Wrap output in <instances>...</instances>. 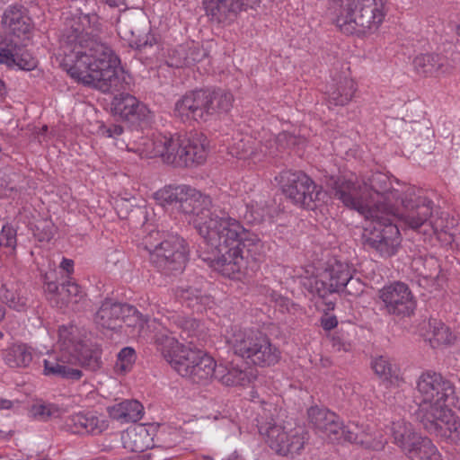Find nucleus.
<instances>
[{
    "instance_id": "obj_34",
    "label": "nucleus",
    "mask_w": 460,
    "mask_h": 460,
    "mask_svg": "<svg viewBox=\"0 0 460 460\" xmlns=\"http://www.w3.org/2000/svg\"><path fill=\"white\" fill-rule=\"evenodd\" d=\"M252 378H254V375L252 374V369L250 367L243 369L234 364H231L229 367L222 364L218 365L217 379L225 385L244 386L250 384Z\"/></svg>"
},
{
    "instance_id": "obj_63",
    "label": "nucleus",
    "mask_w": 460,
    "mask_h": 460,
    "mask_svg": "<svg viewBox=\"0 0 460 460\" xmlns=\"http://www.w3.org/2000/svg\"><path fill=\"white\" fill-rule=\"evenodd\" d=\"M226 460H243V458L236 454H232Z\"/></svg>"
},
{
    "instance_id": "obj_17",
    "label": "nucleus",
    "mask_w": 460,
    "mask_h": 460,
    "mask_svg": "<svg viewBox=\"0 0 460 460\" xmlns=\"http://www.w3.org/2000/svg\"><path fill=\"white\" fill-rule=\"evenodd\" d=\"M378 297L382 308L388 314L409 316L416 307V301L411 289L402 282L385 286L379 290Z\"/></svg>"
},
{
    "instance_id": "obj_13",
    "label": "nucleus",
    "mask_w": 460,
    "mask_h": 460,
    "mask_svg": "<svg viewBox=\"0 0 460 460\" xmlns=\"http://www.w3.org/2000/svg\"><path fill=\"white\" fill-rule=\"evenodd\" d=\"M391 433L393 442L410 460H442L431 439L417 433L404 420L394 421Z\"/></svg>"
},
{
    "instance_id": "obj_54",
    "label": "nucleus",
    "mask_w": 460,
    "mask_h": 460,
    "mask_svg": "<svg viewBox=\"0 0 460 460\" xmlns=\"http://www.w3.org/2000/svg\"><path fill=\"white\" fill-rule=\"evenodd\" d=\"M149 451H144L138 456L139 460H166L167 455L161 447H154L153 445L149 447Z\"/></svg>"
},
{
    "instance_id": "obj_4",
    "label": "nucleus",
    "mask_w": 460,
    "mask_h": 460,
    "mask_svg": "<svg viewBox=\"0 0 460 460\" xmlns=\"http://www.w3.org/2000/svg\"><path fill=\"white\" fill-rule=\"evenodd\" d=\"M155 342L164 359L182 377L203 385L217 379L218 365L204 351L179 343L166 331L155 334Z\"/></svg>"
},
{
    "instance_id": "obj_49",
    "label": "nucleus",
    "mask_w": 460,
    "mask_h": 460,
    "mask_svg": "<svg viewBox=\"0 0 460 460\" xmlns=\"http://www.w3.org/2000/svg\"><path fill=\"white\" fill-rule=\"evenodd\" d=\"M31 412L35 418L47 420L58 417L61 414V409L54 403H37L31 407Z\"/></svg>"
},
{
    "instance_id": "obj_64",
    "label": "nucleus",
    "mask_w": 460,
    "mask_h": 460,
    "mask_svg": "<svg viewBox=\"0 0 460 460\" xmlns=\"http://www.w3.org/2000/svg\"><path fill=\"white\" fill-rule=\"evenodd\" d=\"M4 316V310L0 306V321L3 320Z\"/></svg>"
},
{
    "instance_id": "obj_36",
    "label": "nucleus",
    "mask_w": 460,
    "mask_h": 460,
    "mask_svg": "<svg viewBox=\"0 0 460 460\" xmlns=\"http://www.w3.org/2000/svg\"><path fill=\"white\" fill-rule=\"evenodd\" d=\"M279 358L280 351L279 349L271 343L265 334L260 336L250 361L257 366L269 367L278 363Z\"/></svg>"
},
{
    "instance_id": "obj_48",
    "label": "nucleus",
    "mask_w": 460,
    "mask_h": 460,
    "mask_svg": "<svg viewBox=\"0 0 460 460\" xmlns=\"http://www.w3.org/2000/svg\"><path fill=\"white\" fill-rule=\"evenodd\" d=\"M247 211L245 217L253 222H261L269 215V209L262 198L258 200H252L246 206Z\"/></svg>"
},
{
    "instance_id": "obj_27",
    "label": "nucleus",
    "mask_w": 460,
    "mask_h": 460,
    "mask_svg": "<svg viewBox=\"0 0 460 460\" xmlns=\"http://www.w3.org/2000/svg\"><path fill=\"white\" fill-rule=\"evenodd\" d=\"M263 333L251 329H232L227 336V343L235 355L243 358H251L253 350L259 341V337Z\"/></svg>"
},
{
    "instance_id": "obj_15",
    "label": "nucleus",
    "mask_w": 460,
    "mask_h": 460,
    "mask_svg": "<svg viewBox=\"0 0 460 460\" xmlns=\"http://www.w3.org/2000/svg\"><path fill=\"white\" fill-rule=\"evenodd\" d=\"M285 195L295 204L314 209L326 196L322 188L302 172H282L279 177Z\"/></svg>"
},
{
    "instance_id": "obj_32",
    "label": "nucleus",
    "mask_w": 460,
    "mask_h": 460,
    "mask_svg": "<svg viewBox=\"0 0 460 460\" xmlns=\"http://www.w3.org/2000/svg\"><path fill=\"white\" fill-rule=\"evenodd\" d=\"M34 353V349L26 343H13L2 351V358L10 367H27L31 363Z\"/></svg>"
},
{
    "instance_id": "obj_53",
    "label": "nucleus",
    "mask_w": 460,
    "mask_h": 460,
    "mask_svg": "<svg viewBox=\"0 0 460 460\" xmlns=\"http://www.w3.org/2000/svg\"><path fill=\"white\" fill-rule=\"evenodd\" d=\"M55 234V228L51 222L43 220L35 226L34 234L40 241H49Z\"/></svg>"
},
{
    "instance_id": "obj_14",
    "label": "nucleus",
    "mask_w": 460,
    "mask_h": 460,
    "mask_svg": "<svg viewBox=\"0 0 460 460\" xmlns=\"http://www.w3.org/2000/svg\"><path fill=\"white\" fill-rule=\"evenodd\" d=\"M378 217L366 218L369 225L366 226L362 234L365 247L374 249L381 256L394 255L400 244V232L393 218L382 213Z\"/></svg>"
},
{
    "instance_id": "obj_59",
    "label": "nucleus",
    "mask_w": 460,
    "mask_h": 460,
    "mask_svg": "<svg viewBox=\"0 0 460 460\" xmlns=\"http://www.w3.org/2000/svg\"><path fill=\"white\" fill-rule=\"evenodd\" d=\"M13 402L6 399L0 398V410H9L13 407Z\"/></svg>"
},
{
    "instance_id": "obj_47",
    "label": "nucleus",
    "mask_w": 460,
    "mask_h": 460,
    "mask_svg": "<svg viewBox=\"0 0 460 460\" xmlns=\"http://www.w3.org/2000/svg\"><path fill=\"white\" fill-rule=\"evenodd\" d=\"M372 367L375 373L384 380L397 376L396 366L383 356L373 360Z\"/></svg>"
},
{
    "instance_id": "obj_20",
    "label": "nucleus",
    "mask_w": 460,
    "mask_h": 460,
    "mask_svg": "<svg viewBox=\"0 0 460 460\" xmlns=\"http://www.w3.org/2000/svg\"><path fill=\"white\" fill-rule=\"evenodd\" d=\"M310 423L316 431L332 443L342 442L343 422L334 412L318 407L308 410Z\"/></svg>"
},
{
    "instance_id": "obj_30",
    "label": "nucleus",
    "mask_w": 460,
    "mask_h": 460,
    "mask_svg": "<svg viewBox=\"0 0 460 460\" xmlns=\"http://www.w3.org/2000/svg\"><path fill=\"white\" fill-rule=\"evenodd\" d=\"M123 447L131 452L143 453L153 443V438L149 428L144 424L128 428L121 435Z\"/></svg>"
},
{
    "instance_id": "obj_7",
    "label": "nucleus",
    "mask_w": 460,
    "mask_h": 460,
    "mask_svg": "<svg viewBox=\"0 0 460 460\" xmlns=\"http://www.w3.org/2000/svg\"><path fill=\"white\" fill-rule=\"evenodd\" d=\"M455 387L440 374L427 371L416 381V418L421 421L431 418L434 413L445 409L454 402Z\"/></svg>"
},
{
    "instance_id": "obj_46",
    "label": "nucleus",
    "mask_w": 460,
    "mask_h": 460,
    "mask_svg": "<svg viewBox=\"0 0 460 460\" xmlns=\"http://www.w3.org/2000/svg\"><path fill=\"white\" fill-rule=\"evenodd\" d=\"M135 361V350L130 347L123 348L117 356L114 370L117 374L123 375L132 368Z\"/></svg>"
},
{
    "instance_id": "obj_43",
    "label": "nucleus",
    "mask_w": 460,
    "mask_h": 460,
    "mask_svg": "<svg viewBox=\"0 0 460 460\" xmlns=\"http://www.w3.org/2000/svg\"><path fill=\"white\" fill-rule=\"evenodd\" d=\"M0 299L16 311L23 310L26 305V299L20 295L18 286L14 283H6L1 287Z\"/></svg>"
},
{
    "instance_id": "obj_40",
    "label": "nucleus",
    "mask_w": 460,
    "mask_h": 460,
    "mask_svg": "<svg viewBox=\"0 0 460 460\" xmlns=\"http://www.w3.org/2000/svg\"><path fill=\"white\" fill-rule=\"evenodd\" d=\"M428 339L432 347L448 345L455 341L454 334L449 328L437 319L429 321Z\"/></svg>"
},
{
    "instance_id": "obj_22",
    "label": "nucleus",
    "mask_w": 460,
    "mask_h": 460,
    "mask_svg": "<svg viewBox=\"0 0 460 460\" xmlns=\"http://www.w3.org/2000/svg\"><path fill=\"white\" fill-rule=\"evenodd\" d=\"M109 426L105 416L96 412H79L66 420V429L74 434L99 435Z\"/></svg>"
},
{
    "instance_id": "obj_42",
    "label": "nucleus",
    "mask_w": 460,
    "mask_h": 460,
    "mask_svg": "<svg viewBox=\"0 0 460 460\" xmlns=\"http://www.w3.org/2000/svg\"><path fill=\"white\" fill-rule=\"evenodd\" d=\"M308 274V270L305 271ZM327 279L323 278V272L319 275L301 276V285L311 294L317 295L320 297H325L327 295L334 293L330 288Z\"/></svg>"
},
{
    "instance_id": "obj_60",
    "label": "nucleus",
    "mask_w": 460,
    "mask_h": 460,
    "mask_svg": "<svg viewBox=\"0 0 460 460\" xmlns=\"http://www.w3.org/2000/svg\"><path fill=\"white\" fill-rule=\"evenodd\" d=\"M272 299L276 301V303L279 304L281 306L286 305L288 300L284 297H282L280 295H278L276 293L271 294Z\"/></svg>"
},
{
    "instance_id": "obj_38",
    "label": "nucleus",
    "mask_w": 460,
    "mask_h": 460,
    "mask_svg": "<svg viewBox=\"0 0 460 460\" xmlns=\"http://www.w3.org/2000/svg\"><path fill=\"white\" fill-rule=\"evenodd\" d=\"M110 416L120 422H136L141 420L144 407L137 400H125L107 409Z\"/></svg>"
},
{
    "instance_id": "obj_18",
    "label": "nucleus",
    "mask_w": 460,
    "mask_h": 460,
    "mask_svg": "<svg viewBox=\"0 0 460 460\" xmlns=\"http://www.w3.org/2000/svg\"><path fill=\"white\" fill-rule=\"evenodd\" d=\"M431 435L446 442L460 444V419L451 406L434 413L431 418L420 421Z\"/></svg>"
},
{
    "instance_id": "obj_57",
    "label": "nucleus",
    "mask_w": 460,
    "mask_h": 460,
    "mask_svg": "<svg viewBox=\"0 0 460 460\" xmlns=\"http://www.w3.org/2000/svg\"><path fill=\"white\" fill-rule=\"evenodd\" d=\"M338 324V321L334 316H329L322 319V326L324 330L330 331L335 328Z\"/></svg>"
},
{
    "instance_id": "obj_41",
    "label": "nucleus",
    "mask_w": 460,
    "mask_h": 460,
    "mask_svg": "<svg viewBox=\"0 0 460 460\" xmlns=\"http://www.w3.org/2000/svg\"><path fill=\"white\" fill-rule=\"evenodd\" d=\"M178 296L188 307L197 312H202L212 303L209 296L203 295L199 289L193 288H181Z\"/></svg>"
},
{
    "instance_id": "obj_33",
    "label": "nucleus",
    "mask_w": 460,
    "mask_h": 460,
    "mask_svg": "<svg viewBox=\"0 0 460 460\" xmlns=\"http://www.w3.org/2000/svg\"><path fill=\"white\" fill-rule=\"evenodd\" d=\"M323 278L328 279L329 288L339 292L352 280V272L348 263L334 261L323 271Z\"/></svg>"
},
{
    "instance_id": "obj_2",
    "label": "nucleus",
    "mask_w": 460,
    "mask_h": 460,
    "mask_svg": "<svg viewBox=\"0 0 460 460\" xmlns=\"http://www.w3.org/2000/svg\"><path fill=\"white\" fill-rule=\"evenodd\" d=\"M92 18L73 19L61 40V64L76 82L102 93L124 90L125 76L120 60L107 45L98 41Z\"/></svg>"
},
{
    "instance_id": "obj_9",
    "label": "nucleus",
    "mask_w": 460,
    "mask_h": 460,
    "mask_svg": "<svg viewBox=\"0 0 460 460\" xmlns=\"http://www.w3.org/2000/svg\"><path fill=\"white\" fill-rule=\"evenodd\" d=\"M233 101L232 93L224 90L194 91L175 103L174 114L182 121H206L213 114L228 111Z\"/></svg>"
},
{
    "instance_id": "obj_24",
    "label": "nucleus",
    "mask_w": 460,
    "mask_h": 460,
    "mask_svg": "<svg viewBox=\"0 0 460 460\" xmlns=\"http://www.w3.org/2000/svg\"><path fill=\"white\" fill-rule=\"evenodd\" d=\"M111 111L115 116L124 120L137 121L146 119L148 109L128 93H119L111 102Z\"/></svg>"
},
{
    "instance_id": "obj_45",
    "label": "nucleus",
    "mask_w": 460,
    "mask_h": 460,
    "mask_svg": "<svg viewBox=\"0 0 460 460\" xmlns=\"http://www.w3.org/2000/svg\"><path fill=\"white\" fill-rule=\"evenodd\" d=\"M175 323L181 330V337L183 340L199 336L201 332L199 322L193 318L178 315Z\"/></svg>"
},
{
    "instance_id": "obj_56",
    "label": "nucleus",
    "mask_w": 460,
    "mask_h": 460,
    "mask_svg": "<svg viewBox=\"0 0 460 460\" xmlns=\"http://www.w3.org/2000/svg\"><path fill=\"white\" fill-rule=\"evenodd\" d=\"M331 341H332V348L336 351H341V350L346 351L349 349V344L345 343L339 335H332Z\"/></svg>"
},
{
    "instance_id": "obj_25",
    "label": "nucleus",
    "mask_w": 460,
    "mask_h": 460,
    "mask_svg": "<svg viewBox=\"0 0 460 460\" xmlns=\"http://www.w3.org/2000/svg\"><path fill=\"white\" fill-rule=\"evenodd\" d=\"M342 441L359 444L374 450L383 449L386 443V440L382 437L377 438L374 436L368 425L359 426L355 422H349L346 426H343Z\"/></svg>"
},
{
    "instance_id": "obj_3",
    "label": "nucleus",
    "mask_w": 460,
    "mask_h": 460,
    "mask_svg": "<svg viewBox=\"0 0 460 460\" xmlns=\"http://www.w3.org/2000/svg\"><path fill=\"white\" fill-rule=\"evenodd\" d=\"M332 189L344 206L358 211L364 218L378 217L377 213L394 215L402 197L393 188L389 177L382 172L373 173L367 181L339 178L333 181Z\"/></svg>"
},
{
    "instance_id": "obj_5",
    "label": "nucleus",
    "mask_w": 460,
    "mask_h": 460,
    "mask_svg": "<svg viewBox=\"0 0 460 460\" xmlns=\"http://www.w3.org/2000/svg\"><path fill=\"white\" fill-rule=\"evenodd\" d=\"M387 0H330L328 14L345 34L376 30L386 15Z\"/></svg>"
},
{
    "instance_id": "obj_28",
    "label": "nucleus",
    "mask_w": 460,
    "mask_h": 460,
    "mask_svg": "<svg viewBox=\"0 0 460 460\" xmlns=\"http://www.w3.org/2000/svg\"><path fill=\"white\" fill-rule=\"evenodd\" d=\"M203 5L211 22L224 23L233 20L244 4L243 0H204Z\"/></svg>"
},
{
    "instance_id": "obj_52",
    "label": "nucleus",
    "mask_w": 460,
    "mask_h": 460,
    "mask_svg": "<svg viewBox=\"0 0 460 460\" xmlns=\"http://www.w3.org/2000/svg\"><path fill=\"white\" fill-rule=\"evenodd\" d=\"M0 246L11 248L12 250L15 249L16 231L13 226L5 225L2 227L0 233Z\"/></svg>"
},
{
    "instance_id": "obj_37",
    "label": "nucleus",
    "mask_w": 460,
    "mask_h": 460,
    "mask_svg": "<svg viewBox=\"0 0 460 460\" xmlns=\"http://www.w3.org/2000/svg\"><path fill=\"white\" fill-rule=\"evenodd\" d=\"M415 71L421 75L445 74L448 71L447 59L437 54H422L413 59Z\"/></svg>"
},
{
    "instance_id": "obj_19",
    "label": "nucleus",
    "mask_w": 460,
    "mask_h": 460,
    "mask_svg": "<svg viewBox=\"0 0 460 460\" xmlns=\"http://www.w3.org/2000/svg\"><path fill=\"white\" fill-rule=\"evenodd\" d=\"M174 138L177 139L178 146L172 152L175 159L169 162V164L192 166L205 162L208 155L207 138L202 134L196 133L183 140L179 137Z\"/></svg>"
},
{
    "instance_id": "obj_26",
    "label": "nucleus",
    "mask_w": 460,
    "mask_h": 460,
    "mask_svg": "<svg viewBox=\"0 0 460 460\" xmlns=\"http://www.w3.org/2000/svg\"><path fill=\"white\" fill-rule=\"evenodd\" d=\"M69 331L73 332V334L69 336L72 340L74 347H76V350L70 349L72 354L76 358V364L79 363L81 366L95 371L102 367V349L96 344H88L76 340V329L74 327L68 328Z\"/></svg>"
},
{
    "instance_id": "obj_31",
    "label": "nucleus",
    "mask_w": 460,
    "mask_h": 460,
    "mask_svg": "<svg viewBox=\"0 0 460 460\" xmlns=\"http://www.w3.org/2000/svg\"><path fill=\"white\" fill-rule=\"evenodd\" d=\"M2 22L8 32L17 38L27 35L31 28V20L25 10L14 5L4 11Z\"/></svg>"
},
{
    "instance_id": "obj_29",
    "label": "nucleus",
    "mask_w": 460,
    "mask_h": 460,
    "mask_svg": "<svg viewBox=\"0 0 460 460\" xmlns=\"http://www.w3.org/2000/svg\"><path fill=\"white\" fill-rule=\"evenodd\" d=\"M199 197V191L189 185H169L155 193V199L163 207L171 206L173 208L184 203L185 199Z\"/></svg>"
},
{
    "instance_id": "obj_11",
    "label": "nucleus",
    "mask_w": 460,
    "mask_h": 460,
    "mask_svg": "<svg viewBox=\"0 0 460 460\" xmlns=\"http://www.w3.org/2000/svg\"><path fill=\"white\" fill-rule=\"evenodd\" d=\"M158 236L159 232L154 231L144 239L150 261L165 272L181 271L188 260L185 241L178 235H171L161 243H154L153 239L158 240Z\"/></svg>"
},
{
    "instance_id": "obj_21",
    "label": "nucleus",
    "mask_w": 460,
    "mask_h": 460,
    "mask_svg": "<svg viewBox=\"0 0 460 460\" xmlns=\"http://www.w3.org/2000/svg\"><path fill=\"white\" fill-rule=\"evenodd\" d=\"M44 290L47 298L57 307H64L70 304H78L84 296L81 288L74 281L67 280L61 288L55 281L45 276Z\"/></svg>"
},
{
    "instance_id": "obj_62",
    "label": "nucleus",
    "mask_w": 460,
    "mask_h": 460,
    "mask_svg": "<svg viewBox=\"0 0 460 460\" xmlns=\"http://www.w3.org/2000/svg\"><path fill=\"white\" fill-rule=\"evenodd\" d=\"M5 94V88L3 81L0 80V99Z\"/></svg>"
},
{
    "instance_id": "obj_55",
    "label": "nucleus",
    "mask_w": 460,
    "mask_h": 460,
    "mask_svg": "<svg viewBox=\"0 0 460 460\" xmlns=\"http://www.w3.org/2000/svg\"><path fill=\"white\" fill-rule=\"evenodd\" d=\"M250 147L243 142V140H240L238 143L234 144V146L231 149V154L239 158H245L246 155L250 152Z\"/></svg>"
},
{
    "instance_id": "obj_23",
    "label": "nucleus",
    "mask_w": 460,
    "mask_h": 460,
    "mask_svg": "<svg viewBox=\"0 0 460 460\" xmlns=\"http://www.w3.org/2000/svg\"><path fill=\"white\" fill-rule=\"evenodd\" d=\"M0 63L16 66L27 71L32 70L37 66L35 58L13 40L0 41Z\"/></svg>"
},
{
    "instance_id": "obj_16",
    "label": "nucleus",
    "mask_w": 460,
    "mask_h": 460,
    "mask_svg": "<svg viewBox=\"0 0 460 460\" xmlns=\"http://www.w3.org/2000/svg\"><path fill=\"white\" fill-rule=\"evenodd\" d=\"M73 332L68 327L62 326L58 331L60 351L58 353L49 354L43 359V374L48 376L60 377L68 380H79L82 377V371L75 367L76 358L72 354L70 349L75 351L72 340L69 336Z\"/></svg>"
},
{
    "instance_id": "obj_44",
    "label": "nucleus",
    "mask_w": 460,
    "mask_h": 460,
    "mask_svg": "<svg viewBox=\"0 0 460 460\" xmlns=\"http://www.w3.org/2000/svg\"><path fill=\"white\" fill-rule=\"evenodd\" d=\"M118 30L122 38L128 40L131 45H136L138 49H143L148 45H152V43L148 42V40H142L140 38V30L138 28H132L125 19L119 21Z\"/></svg>"
},
{
    "instance_id": "obj_58",
    "label": "nucleus",
    "mask_w": 460,
    "mask_h": 460,
    "mask_svg": "<svg viewBox=\"0 0 460 460\" xmlns=\"http://www.w3.org/2000/svg\"><path fill=\"white\" fill-rule=\"evenodd\" d=\"M60 268L66 271L67 275H71L74 272V261L66 258H63Z\"/></svg>"
},
{
    "instance_id": "obj_39",
    "label": "nucleus",
    "mask_w": 460,
    "mask_h": 460,
    "mask_svg": "<svg viewBox=\"0 0 460 460\" xmlns=\"http://www.w3.org/2000/svg\"><path fill=\"white\" fill-rule=\"evenodd\" d=\"M357 91L353 79L344 77L337 84H332L327 90L328 102L333 105H345L349 103Z\"/></svg>"
},
{
    "instance_id": "obj_51",
    "label": "nucleus",
    "mask_w": 460,
    "mask_h": 460,
    "mask_svg": "<svg viewBox=\"0 0 460 460\" xmlns=\"http://www.w3.org/2000/svg\"><path fill=\"white\" fill-rule=\"evenodd\" d=\"M188 46V54L186 58V66H192L198 62H200L207 57V51L198 43H186Z\"/></svg>"
},
{
    "instance_id": "obj_61",
    "label": "nucleus",
    "mask_w": 460,
    "mask_h": 460,
    "mask_svg": "<svg viewBox=\"0 0 460 460\" xmlns=\"http://www.w3.org/2000/svg\"><path fill=\"white\" fill-rule=\"evenodd\" d=\"M111 6H119L123 4L124 0H106Z\"/></svg>"
},
{
    "instance_id": "obj_1",
    "label": "nucleus",
    "mask_w": 460,
    "mask_h": 460,
    "mask_svg": "<svg viewBox=\"0 0 460 460\" xmlns=\"http://www.w3.org/2000/svg\"><path fill=\"white\" fill-rule=\"evenodd\" d=\"M176 209L193 214V223L203 238L208 255L202 259L229 279H241L257 267V256L262 252L260 237L244 228L241 222L225 211L212 209L211 200L199 197L185 199Z\"/></svg>"
},
{
    "instance_id": "obj_10",
    "label": "nucleus",
    "mask_w": 460,
    "mask_h": 460,
    "mask_svg": "<svg viewBox=\"0 0 460 460\" xmlns=\"http://www.w3.org/2000/svg\"><path fill=\"white\" fill-rule=\"evenodd\" d=\"M95 323L106 330L116 331L122 323L133 328L132 335L146 336L151 328L156 331L158 323L144 317L134 306L105 300L94 316Z\"/></svg>"
},
{
    "instance_id": "obj_35",
    "label": "nucleus",
    "mask_w": 460,
    "mask_h": 460,
    "mask_svg": "<svg viewBox=\"0 0 460 460\" xmlns=\"http://www.w3.org/2000/svg\"><path fill=\"white\" fill-rule=\"evenodd\" d=\"M279 358L280 351L279 349L271 343L265 334L260 336L250 361L257 366L269 367L278 363Z\"/></svg>"
},
{
    "instance_id": "obj_50",
    "label": "nucleus",
    "mask_w": 460,
    "mask_h": 460,
    "mask_svg": "<svg viewBox=\"0 0 460 460\" xmlns=\"http://www.w3.org/2000/svg\"><path fill=\"white\" fill-rule=\"evenodd\" d=\"M187 54L188 46H185V44L180 45L169 51L166 63L172 67L186 66Z\"/></svg>"
},
{
    "instance_id": "obj_8",
    "label": "nucleus",
    "mask_w": 460,
    "mask_h": 460,
    "mask_svg": "<svg viewBox=\"0 0 460 460\" xmlns=\"http://www.w3.org/2000/svg\"><path fill=\"white\" fill-rule=\"evenodd\" d=\"M98 134L112 139V144L119 149L136 152L144 158L161 157L168 164L175 159L172 152L178 146V143L172 136L159 134L152 137H146L131 145L126 141L123 128L117 124L100 125Z\"/></svg>"
},
{
    "instance_id": "obj_6",
    "label": "nucleus",
    "mask_w": 460,
    "mask_h": 460,
    "mask_svg": "<svg viewBox=\"0 0 460 460\" xmlns=\"http://www.w3.org/2000/svg\"><path fill=\"white\" fill-rule=\"evenodd\" d=\"M278 408L274 403L262 402L258 412V429L266 444L278 455L294 456L305 447L307 434L301 428L288 430L275 422Z\"/></svg>"
},
{
    "instance_id": "obj_12",
    "label": "nucleus",
    "mask_w": 460,
    "mask_h": 460,
    "mask_svg": "<svg viewBox=\"0 0 460 460\" xmlns=\"http://www.w3.org/2000/svg\"><path fill=\"white\" fill-rule=\"evenodd\" d=\"M402 211L396 206V213L390 216L393 220L397 217L401 223L412 230L429 225L437 233L438 227L431 220L434 203L428 197L422 195L421 190L414 186L406 187L402 191Z\"/></svg>"
}]
</instances>
